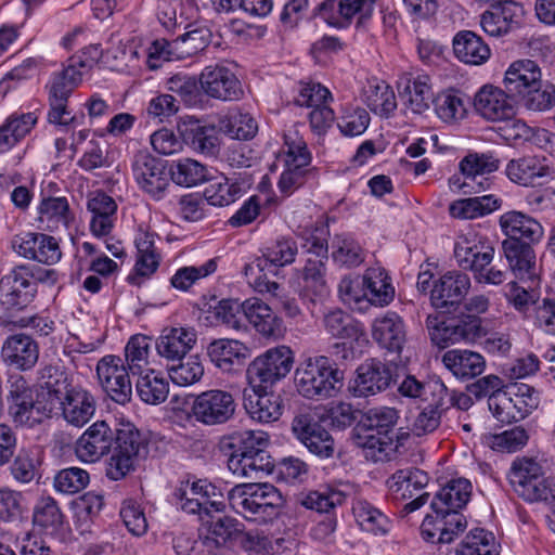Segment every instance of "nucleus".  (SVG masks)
I'll list each match as a JSON object with an SVG mask.
<instances>
[{
    "mask_svg": "<svg viewBox=\"0 0 555 555\" xmlns=\"http://www.w3.org/2000/svg\"><path fill=\"white\" fill-rule=\"evenodd\" d=\"M249 186V181L236 178H222L210 183L204 191L208 204L212 206H228L238 199Z\"/></svg>",
    "mask_w": 555,
    "mask_h": 555,
    "instance_id": "obj_48",
    "label": "nucleus"
},
{
    "mask_svg": "<svg viewBox=\"0 0 555 555\" xmlns=\"http://www.w3.org/2000/svg\"><path fill=\"white\" fill-rule=\"evenodd\" d=\"M518 101L499 87L486 85L474 96L476 112L489 121H507L516 115Z\"/></svg>",
    "mask_w": 555,
    "mask_h": 555,
    "instance_id": "obj_17",
    "label": "nucleus"
},
{
    "mask_svg": "<svg viewBox=\"0 0 555 555\" xmlns=\"http://www.w3.org/2000/svg\"><path fill=\"white\" fill-rule=\"evenodd\" d=\"M293 431L312 454L322 459L333 456V437L311 415H297L293 421Z\"/></svg>",
    "mask_w": 555,
    "mask_h": 555,
    "instance_id": "obj_24",
    "label": "nucleus"
},
{
    "mask_svg": "<svg viewBox=\"0 0 555 555\" xmlns=\"http://www.w3.org/2000/svg\"><path fill=\"white\" fill-rule=\"evenodd\" d=\"M203 311L207 325H225L236 331L243 328L241 320L242 302H238V300L222 299L215 305H208L207 309Z\"/></svg>",
    "mask_w": 555,
    "mask_h": 555,
    "instance_id": "obj_51",
    "label": "nucleus"
},
{
    "mask_svg": "<svg viewBox=\"0 0 555 555\" xmlns=\"http://www.w3.org/2000/svg\"><path fill=\"white\" fill-rule=\"evenodd\" d=\"M198 81L203 93L220 101H238L244 94L236 75L221 64L207 65L199 74Z\"/></svg>",
    "mask_w": 555,
    "mask_h": 555,
    "instance_id": "obj_16",
    "label": "nucleus"
},
{
    "mask_svg": "<svg viewBox=\"0 0 555 555\" xmlns=\"http://www.w3.org/2000/svg\"><path fill=\"white\" fill-rule=\"evenodd\" d=\"M323 324L325 330L334 337L344 340L366 341L363 326L360 322L352 320L340 309H335L324 315Z\"/></svg>",
    "mask_w": 555,
    "mask_h": 555,
    "instance_id": "obj_49",
    "label": "nucleus"
},
{
    "mask_svg": "<svg viewBox=\"0 0 555 555\" xmlns=\"http://www.w3.org/2000/svg\"><path fill=\"white\" fill-rule=\"evenodd\" d=\"M454 257L462 269L476 273L485 266L491 264L494 248L486 237L475 232H468L456 238Z\"/></svg>",
    "mask_w": 555,
    "mask_h": 555,
    "instance_id": "obj_20",
    "label": "nucleus"
},
{
    "mask_svg": "<svg viewBox=\"0 0 555 555\" xmlns=\"http://www.w3.org/2000/svg\"><path fill=\"white\" fill-rule=\"evenodd\" d=\"M224 507L222 502H211L210 507L204 509L198 517L207 532L203 544L221 546L230 540H237L242 529L241 524L234 518L221 515Z\"/></svg>",
    "mask_w": 555,
    "mask_h": 555,
    "instance_id": "obj_22",
    "label": "nucleus"
},
{
    "mask_svg": "<svg viewBox=\"0 0 555 555\" xmlns=\"http://www.w3.org/2000/svg\"><path fill=\"white\" fill-rule=\"evenodd\" d=\"M243 405L251 420L258 423H271L282 415L283 401L280 395L268 391L267 387L244 389Z\"/></svg>",
    "mask_w": 555,
    "mask_h": 555,
    "instance_id": "obj_26",
    "label": "nucleus"
},
{
    "mask_svg": "<svg viewBox=\"0 0 555 555\" xmlns=\"http://www.w3.org/2000/svg\"><path fill=\"white\" fill-rule=\"evenodd\" d=\"M168 91L180 96L189 107L198 106L203 102V90L196 77L178 73L166 80Z\"/></svg>",
    "mask_w": 555,
    "mask_h": 555,
    "instance_id": "obj_61",
    "label": "nucleus"
},
{
    "mask_svg": "<svg viewBox=\"0 0 555 555\" xmlns=\"http://www.w3.org/2000/svg\"><path fill=\"white\" fill-rule=\"evenodd\" d=\"M82 76V70L69 64L62 70L53 73L46 85L48 101H68L73 91L81 82Z\"/></svg>",
    "mask_w": 555,
    "mask_h": 555,
    "instance_id": "obj_52",
    "label": "nucleus"
},
{
    "mask_svg": "<svg viewBox=\"0 0 555 555\" xmlns=\"http://www.w3.org/2000/svg\"><path fill=\"white\" fill-rule=\"evenodd\" d=\"M524 15L522 5L512 1H498L491 4V9L481 14L482 29L490 36L499 37L507 34L515 25H518Z\"/></svg>",
    "mask_w": 555,
    "mask_h": 555,
    "instance_id": "obj_28",
    "label": "nucleus"
},
{
    "mask_svg": "<svg viewBox=\"0 0 555 555\" xmlns=\"http://www.w3.org/2000/svg\"><path fill=\"white\" fill-rule=\"evenodd\" d=\"M326 261L308 258L302 269V283L299 298L313 314L312 308L322 301L328 294L325 281Z\"/></svg>",
    "mask_w": 555,
    "mask_h": 555,
    "instance_id": "obj_31",
    "label": "nucleus"
},
{
    "mask_svg": "<svg viewBox=\"0 0 555 555\" xmlns=\"http://www.w3.org/2000/svg\"><path fill=\"white\" fill-rule=\"evenodd\" d=\"M294 364L291 348L278 346L257 356L247 367V379L253 387H272L284 379Z\"/></svg>",
    "mask_w": 555,
    "mask_h": 555,
    "instance_id": "obj_9",
    "label": "nucleus"
},
{
    "mask_svg": "<svg viewBox=\"0 0 555 555\" xmlns=\"http://www.w3.org/2000/svg\"><path fill=\"white\" fill-rule=\"evenodd\" d=\"M38 121L35 112L13 113L0 126V153L11 150L25 138Z\"/></svg>",
    "mask_w": 555,
    "mask_h": 555,
    "instance_id": "obj_45",
    "label": "nucleus"
},
{
    "mask_svg": "<svg viewBox=\"0 0 555 555\" xmlns=\"http://www.w3.org/2000/svg\"><path fill=\"white\" fill-rule=\"evenodd\" d=\"M297 253V243L293 237L280 236L262 249L263 259L258 258L253 263L260 260L262 267L263 261H268L276 267H284L294 262Z\"/></svg>",
    "mask_w": 555,
    "mask_h": 555,
    "instance_id": "obj_63",
    "label": "nucleus"
},
{
    "mask_svg": "<svg viewBox=\"0 0 555 555\" xmlns=\"http://www.w3.org/2000/svg\"><path fill=\"white\" fill-rule=\"evenodd\" d=\"M356 443L367 451L366 456L374 461H384L393 450V438L390 435L377 434L373 429L356 427Z\"/></svg>",
    "mask_w": 555,
    "mask_h": 555,
    "instance_id": "obj_59",
    "label": "nucleus"
},
{
    "mask_svg": "<svg viewBox=\"0 0 555 555\" xmlns=\"http://www.w3.org/2000/svg\"><path fill=\"white\" fill-rule=\"evenodd\" d=\"M399 418L398 411L390 406H377L367 410L360 420V428L373 429L377 434L393 437V427Z\"/></svg>",
    "mask_w": 555,
    "mask_h": 555,
    "instance_id": "obj_64",
    "label": "nucleus"
},
{
    "mask_svg": "<svg viewBox=\"0 0 555 555\" xmlns=\"http://www.w3.org/2000/svg\"><path fill=\"white\" fill-rule=\"evenodd\" d=\"M470 98L461 90L448 89L434 100L437 116L444 122H454L466 117Z\"/></svg>",
    "mask_w": 555,
    "mask_h": 555,
    "instance_id": "obj_47",
    "label": "nucleus"
},
{
    "mask_svg": "<svg viewBox=\"0 0 555 555\" xmlns=\"http://www.w3.org/2000/svg\"><path fill=\"white\" fill-rule=\"evenodd\" d=\"M352 513L359 526L365 531L384 534L389 530L388 517L365 500H356Z\"/></svg>",
    "mask_w": 555,
    "mask_h": 555,
    "instance_id": "obj_60",
    "label": "nucleus"
},
{
    "mask_svg": "<svg viewBox=\"0 0 555 555\" xmlns=\"http://www.w3.org/2000/svg\"><path fill=\"white\" fill-rule=\"evenodd\" d=\"M242 313L255 331L266 338L278 339L284 333L283 320L260 298L244 300Z\"/></svg>",
    "mask_w": 555,
    "mask_h": 555,
    "instance_id": "obj_27",
    "label": "nucleus"
},
{
    "mask_svg": "<svg viewBox=\"0 0 555 555\" xmlns=\"http://www.w3.org/2000/svg\"><path fill=\"white\" fill-rule=\"evenodd\" d=\"M87 208L92 214L91 233L96 237L108 235L116 221L117 204L115 199L104 192L96 191L88 198Z\"/></svg>",
    "mask_w": 555,
    "mask_h": 555,
    "instance_id": "obj_37",
    "label": "nucleus"
},
{
    "mask_svg": "<svg viewBox=\"0 0 555 555\" xmlns=\"http://www.w3.org/2000/svg\"><path fill=\"white\" fill-rule=\"evenodd\" d=\"M11 246L21 257L47 266L55 264L62 257L59 242L44 233L24 232L13 236Z\"/></svg>",
    "mask_w": 555,
    "mask_h": 555,
    "instance_id": "obj_19",
    "label": "nucleus"
},
{
    "mask_svg": "<svg viewBox=\"0 0 555 555\" xmlns=\"http://www.w3.org/2000/svg\"><path fill=\"white\" fill-rule=\"evenodd\" d=\"M541 80V69L531 60L514 62L505 73L504 86L515 99L524 95L530 88H537Z\"/></svg>",
    "mask_w": 555,
    "mask_h": 555,
    "instance_id": "obj_38",
    "label": "nucleus"
},
{
    "mask_svg": "<svg viewBox=\"0 0 555 555\" xmlns=\"http://www.w3.org/2000/svg\"><path fill=\"white\" fill-rule=\"evenodd\" d=\"M244 274L248 284L254 291L267 299H274L279 302L281 311L289 319L299 320L304 317L302 310L299 307L298 300L291 297L283 285L275 281H271L262 273L261 261L256 263H247L244 267Z\"/></svg>",
    "mask_w": 555,
    "mask_h": 555,
    "instance_id": "obj_14",
    "label": "nucleus"
},
{
    "mask_svg": "<svg viewBox=\"0 0 555 555\" xmlns=\"http://www.w3.org/2000/svg\"><path fill=\"white\" fill-rule=\"evenodd\" d=\"M51 417L60 416L68 425L81 428L94 415L95 397L81 386L65 385L64 390L50 392Z\"/></svg>",
    "mask_w": 555,
    "mask_h": 555,
    "instance_id": "obj_6",
    "label": "nucleus"
},
{
    "mask_svg": "<svg viewBox=\"0 0 555 555\" xmlns=\"http://www.w3.org/2000/svg\"><path fill=\"white\" fill-rule=\"evenodd\" d=\"M500 544L494 534L483 528L470 530L456 548L455 555H499Z\"/></svg>",
    "mask_w": 555,
    "mask_h": 555,
    "instance_id": "obj_56",
    "label": "nucleus"
},
{
    "mask_svg": "<svg viewBox=\"0 0 555 555\" xmlns=\"http://www.w3.org/2000/svg\"><path fill=\"white\" fill-rule=\"evenodd\" d=\"M171 180L181 186H196L208 179V169L205 165L192 158L173 160L169 168Z\"/></svg>",
    "mask_w": 555,
    "mask_h": 555,
    "instance_id": "obj_57",
    "label": "nucleus"
},
{
    "mask_svg": "<svg viewBox=\"0 0 555 555\" xmlns=\"http://www.w3.org/2000/svg\"><path fill=\"white\" fill-rule=\"evenodd\" d=\"M502 199L493 194L456 199L449 206L451 217L462 220L483 217L499 209Z\"/></svg>",
    "mask_w": 555,
    "mask_h": 555,
    "instance_id": "obj_46",
    "label": "nucleus"
},
{
    "mask_svg": "<svg viewBox=\"0 0 555 555\" xmlns=\"http://www.w3.org/2000/svg\"><path fill=\"white\" fill-rule=\"evenodd\" d=\"M197 335L192 327H167L164 328L155 343L159 357L167 361H181L193 349Z\"/></svg>",
    "mask_w": 555,
    "mask_h": 555,
    "instance_id": "obj_30",
    "label": "nucleus"
},
{
    "mask_svg": "<svg viewBox=\"0 0 555 555\" xmlns=\"http://www.w3.org/2000/svg\"><path fill=\"white\" fill-rule=\"evenodd\" d=\"M185 143L196 153L207 157H217L220 152V139L215 126L195 125L184 132Z\"/></svg>",
    "mask_w": 555,
    "mask_h": 555,
    "instance_id": "obj_54",
    "label": "nucleus"
},
{
    "mask_svg": "<svg viewBox=\"0 0 555 555\" xmlns=\"http://www.w3.org/2000/svg\"><path fill=\"white\" fill-rule=\"evenodd\" d=\"M151 351V339L141 334L133 335L125 346L124 363L129 372L134 375H141L150 370L149 356Z\"/></svg>",
    "mask_w": 555,
    "mask_h": 555,
    "instance_id": "obj_55",
    "label": "nucleus"
},
{
    "mask_svg": "<svg viewBox=\"0 0 555 555\" xmlns=\"http://www.w3.org/2000/svg\"><path fill=\"white\" fill-rule=\"evenodd\" d=\"M52 279L54 270H36L31 264H17L0 278V307L3 312L21 311L35 299L38 283Z\"/></svg>",
    "mask_w": 555,
    "mask_h": 555,
    "instance_id": "obj_4",
    "label": "nucleus"
},
{
    "mask_svg": "<svg viewBox=\"0 0 555 555\" xmlns=\"http://www.w3.org/2000/svg\"><path fill=\"white\" fill-rule=\"evenodd\" d=\"M73 219L68 199L64 196L46 197L38 207V222L43 230L52 232L61 227L67 228Z\"/></svg>",
    "mask_w": 555,
    "mask_h": 555,
    "instance_id": "obj_44",
    "label": "nucleus"
},
{
    "mask_svg": "<svg viewBox=\"0 0 555 555\" xmlns=\"http://www.w3.org/2000/svg\"><path fill=\"white\" fill-rule=\"evenodd\" d=\"M228 501L237 515L258 524L275 519L284 504L282 493L268 482L236 485L228 492Z\"/></svg>",
    "mask_w": 555,
    "mask_h": 555,
    "instance_id": "obj_2",
    "label": "nucleus"
},
{
    "mask_svg": "<svg viewBox=\"0 0 555 555\" xmlns=\"http://www.w3.org/2000/svg\"><path fill=\"white\" fill-rule=\"evenodd\" d=\"M509 482L515 492L529 502L547 500L548 481L542 465L533 457H516L508 474Z\"/></svg>",
    "mask_w": 555,
    "mask_h": 555,
    "instance_id": "obj_10",
    "label": "nucleus"
},
{
    "mask_svg": "<svg viewBox=\"0 0 555 555\" xmlns=\"http://www.w3.org/2000/svg\"><path fill=\"white\" fill-rule=\"evenodd\" d=\"M95 371L101 387L113 401L126 404L131 400V373L119 356H104L98 361Z\"/></svg>",
    "mask_w": 555,
    "mask_h": 555,
    "instance_id": "obj_13",
    "label": "nucleus"
},
{
    "mask_svg": "<svg viewBox=\"0 0 555 555\" xmlns=\"http://www.w3.org/2000/svg\"><path fill=\"white\" fill-rule=\"evenodd\" d=\"M248 348L235 339L220 338L207 347V356L216 367L222 372H232L235 365H241L246 358Z\"/></svg>",
    "mask_w": 555,
    "mask_h": 555,
    "instance_id": "obj_40",
    "label": "nucleus"
},
{
    "mask_svg": "<svg viewBox=\"0 0 555 555\" xmlns=\"http://www.w3.org/2000/svg\"><path fill=\"white\" fill-rule=\"evenodd\" d=\"M452 46L455 57L468 65H481L491 55L489 46L472 30H461L455 34Z\"/></svg>",
    "mask_w": 555,
    "mask_h": 555,
    "instance_id": "obj_39",
    "label": "nucleus"
},
{
    "mask_svg": "<svg viewBox=\"0 0 555 555\" xmlns=\"http://www.w3.org/2000/svg\"><path fill=\"white\" fill-rule=\"evenodd\" d=\"M500 227L507 236L505 240L539 243L544 231L540 222L520 211H507L500 217Z\"/></svg>",
    "mask_w": 555,
    "mask_h": 555,
    "instance_id": "obj_35",
    "label": "nucleus"
},
{
    "mask_svg": "<svg viewBox=\"0 0 555 555\" xmlns=\"http://www.w3.org/2000/svg\"><path fill=\"white\" fill-rule=\"evenodd\" d=\"M425 326L431 343L439 348L460 341H475L483 335L480 319L472 315L447 318L433 313L427 315Z\"/></svg>",
    "mask_w": 555,
    "mask_h": 555,
    "instance_id": "obj_7",
    "label": "nucleus"
},
{
    "mask_svg": "<svg viewBox=\"0 0 555 555\" xmlns=\"http://www.w3.org/2000/svg\"><path fill=\"white\" fill-rule=\"evenodd\" d=\"M1 356L9 366L20 371H27L37 363L39 349L37 343L30 336L15 334L5 339Z\"/></svg>",
    "mask_w": 555,
    "mask_h": 555,
    "instance_id": "obj_32",
    "label": "nucleus"
},
{
    "mask_svg": "<svg viewBox=\"0 0 555 555\" xmlns=\"http://www.w3.org/2000/svg\"><path fill=\"white\" fill-rule=\"evenodd\" d=\"M362 281L365 287L367 307L385 308L393 301L396 288L385 268L379 266L367 268L362 274Z\"/></svg>",
    "mask_w": 555,
    "mask_h": 555,
    "instance_id": "obj_34",
    "label": "nucleus"
},
{
    "mask_svg": "<svg viewBox=\"0 0 555 555\" xmlns=\"http://www.w3.org/2000/svg\"><path fill=\"white\" fill-rule=\"evenodd\" d=\"M499 167L500 159L491 152H469L459 163L463 178L475 184L481 179H487L485 176L496 171Z\"/></svg>",
    "mask_w": 555,
    "mask_h": 555,
    "instance_id": "obj_50",
    "label": "nucleus"
},
{
    "mask_svg": "<svg viewBox=\"0 0 555 555\" xmlns=\"http://www.w3.org/2000/svg\"><path fill=\"white\" fill-rule=\"evenodd\" d=\"M8 410L13 422L20 425L31 426L42 416L51 417L49 400L42 399L22 376L11 380Z\"/></svg>",
    "mask_w": 555,
    "mask_h": 555,
    "instance_id": "obj_8",
    "label": "nucleus"
},
{
    "mask_svg": "<svg viewBox=\"0 0 555 555\" xmlns=\"http://www.w3.org/2000/svg\"><path fill=\"white\" fill-rule=\"evenodd\" d=\"M442 363L453 376L469 380L486 370V359L479 352L468 349H450L442 354Z\"/></svg>",
    "mask_w": 555,
    "mask_h": 555,
    "instance_id": "obj_36",
    "label": "nucleus"
},
{
    "mask_svg": "<svg viewBox=\"0 0 555 555\" xmlns=\"http://www.w3.org/2000/svg\"><path fill=\"white\" fill-rule=\"evenodd\" d=\"M472 488L468 479L456 478L450 480L433 499L430 504L433 512L440 514L444 509L459 511L463 508L470 499Z\"/></svg>",
    "mask_w": 555,
    "mask_h": 555,
    "instance_id": "obj_42",
    "label": "nucleus"
},
{
    "mask_svg": "<svg viewBox=\"0 0 555 555\" xmlns=\"http://www.w3.org/2000/svg\"><path fill=\"white\" fill-rule=\"evenodd\" d=\"M508 179L520 185H533L539 179L551 177V168L545 158L524 156L512 159L505 169Z\"/></svg>",
    "mask_w": 555,
    "mask_h": 555,
    "instance_id": "obj_41",
    "label": "nucleus"
},
{
    "mask_svg": "<svg viewBox=\"0 0 555 555\" xmlns=\"http://www.w3.org/2000/svg\"><path fill=\"white\" fill-rule=\"evenodd\" d=\"M345 373L325 356L308 358L295 370L297 391L307 399L326 400L335 397L344 387Z\"/></svg>",
    "mask_w": 555,
    "mask_h": 555,
    "instance_id": "obj_3",
    "label": "nucleus"
},
{
    "mask_svg": "<svg viewBox=\"0 0 555 555\" xmlns=\"http://www.w3.org/2000/svg\"><path fill=\"white\" fill-rule=\"evenodd\" d=\"M398 391L403 397L413 399L421 398L424 401L436 398L438 405L442 406L443 396L447 395V387L439 379L422 383L414 376L409 375L401 382Z\"/></svg>",
    "mask_w": 555,
    "mask_h": 555,
    "instance_id": "obj_58",
    "label": "nucleus"
},
{
    "mask_svg": "<svg viewBox=\"0 0 555 555\" xmlns=\"http://www.w3.org/2000/svg\"><path fill=\"white\" fill-rule=\"evenodd\" d=\"M228 440V447L232 450L228 457V468L233 475L258 479L273 472L274 463L267 451V433L244 430L230 435Z\"/></svg>",
    "mask_w": 555,
    "mask_h": 555,
    "instance_id": "obj_1",
    "label": "nucleus"
},
{
    "mask_svg": "<svg viewBox=\"0 0 555 555\" xmlns=\"http://www.w3.org/2000/svg\"><path fill=\"white\" fill-rule=\"evenodd\" d=\"M428 482L429 476L427 473L416 467L398 469L388 479L389 490L396 499L411 500L400 509L399 515L401 517H406L427 503L430 495L424 489Z\"/></svg>",
    "mask_w": 555,
    "mask_h": 555,
    "instance_id": "obj_11",
    "label": "nucleus"
},
{
    "mask_svg": "<svg viewBox=\"0 0 555 555\" xmlns=\"http://www.w3.org/2000/svg\"><path fill=\"white\" fill-rule=\"evenodd\" d=\"M135 388L143 402L154 405L163 403L169 393L168 380L153 369L138 375Z\"/></svg>",
    "mask_w": 555,
    "mask_h": 555,
    "instance_id": "obj_53",
    "label": "nucleus"
},
{
    "mask_svg": "<svg viewBox=\"0 0 555 555\" xmlns=\"http://www.w3.org/2000/svg\"><path fill=\"white\" fill-rule=\"evenodd\" d=\"M115 430L105 421H96L77 439L75 452L86 463H94L106 455L113 444Z\"/></svg>",
    "mask_w": 555,
    "mask_h": 555,
    "instance_id": "obj_25",
    "label": "nucleus"
},
{
    "mask_svg": "<svg viewBox=\"0 0 555 555\" xmlns=\"http://www.w3.org/2000/svg\"><path fill=\"white\" fill-rule=\"evenodd\" d=\"M502 250L515 278L527 283L529 289L535 288L539 285V272L532 244L504 240Z\"/></svg>",
    "mask_w": 555,
    "mask_h": 555,
    "instance_id": "obj_21",
    "label": "nucleus"
},
{
    "mask_svg": "<svg viewBox=\"0 0 555 555\" xmlns=\"http://www.w3.org/2000/svg\"><path fill=\"white\" fill-rule=\"evenodd\" d=\"M131 171L139 189L155 201L163 199L168 192L170 181L164 163L146 151L133 155Z\"/></svg>",
    "mask_w": 555,
    "mask_h": 555,
    "instance_id": "obj_12",
    "label": "nucleus"
},
{
    "mask_svg": "<svg viewBox=\"0 0 555 555\" xmlns=\"http://www.w3.org/2000/svg\"><path fill=\"white\" fill-rule=\"evenodd\" d=\"M365 98L370 109L382 117H388L397 108L395 92L385 81L370 83Z\"/></svg>",
    "mask_w": 555,
    "mask_h": 555,
    "instance_id": "obj_62",
    "label": "nucleus"
},
{
    "mask_svg": "<svg viewBox=\"0 0 555 555\" xmlns=\"http://www.w3.org/2000/svg\"><path fill=\"white\" fill-rule=\"evenodd\" d=\"M115 448L108 459L106 477L121 480L135 469L146 454V441L132 424H122L115 430Z\"/></svg>",
    "mask_w": 555,
    "mask_h": 555,
    "instance_id": "obj_5",
    "label": "nucleus"
},
{
    "mask_svg": "<svg viewBox=\"0 0 555 555\" xmlns=\"http://www.w3.org/2000/svg\"><path fill=\"white\" fill-rule=\"evenodd\" d=\"M470 288V279L460 271H448L437 280L430 291V300L436 308L460 304Z\"/></svg>",
    "mask_w": 555,
    "mask_h": 555,
    "instance_id": "obj_29",
    "label": "nucleus"
},
{
    "mask_svg": "<svg viewBox=\"0 0 555 555\" xmlns=\"http://www.w3.org/2000/svg\"><path fill=\"white\" fill-rule=\"evenodd\" d=\"M390 369L377 359L364 361L357 369L356 378L349 384V392L357 398L374 396L387 389L391 383Z\"/></svg>",
    "mask_w": 555,
    "mask_h": 555,
    "instance_id": "obj_23",
    "label": "nucleus"
},
{
    "mask_svg": "<svg viewBox=\"0 0 555 555\" xmlns=\"http://www.w3.org/2000/svg\"><path fill=\"white\" fill-rule=\"evenodd\" d=\"M399 92L404 104L415 114H422L434 103L430 79L426 75L405 78L399 83Z\"/></svg>",
    "mask_w": 555,
    "mask_h": 555,
    "instance_id": "obj_43",
    "label": "nucleus"
},
{
    "mask_svg": "<svg viewBox=\"0 0 555 555\" xmlns=\"http://www.w3.org/2000/svg\"><path fill=\"white\" fill-rule=\"evenodd\" d=\"M214 487L206 480H180L173 491L176 504L188 514L202 516L204 509L210 507V490Z\"/></svg>",
    "mask_w": 555,
    "mask_h": 555,
    "instance_id": "obj_33",
    "label": "nucleus"
},
{
    "mask_svg": "<svg viewBox=\"0 0 555 555\" xmlns=\"http://www.w3.org/2000/svg\"><path fill=\"white\" fill-rule=\"evenodd\" d=\"M371 336L380 349L400 356L408 341L405 321L398 312L387 310L372 321Z\"/></svg>",
    "mask_w": 555,
    "mask_h": 555,
    "instance_id": "obj_18",
    "label": "nucleus"
},
{
    "mask_svg": "<svg viewBox=\"0 0 555 555\" xmlns=\"http://www.w3.org/2000/svg\"><path fill=\"white\" fill-rule=\"evenodd\" d=\"M235 400L232 393L211 389L199 393L193 401L192 413L195 420L212 426L227 423L235 413Z\"/></svg>",
    "mask_w": 555,
    "mask_h": 555,
    "instance_id": "obj_15",
    "label": "nucleus"
}]
</instances>
